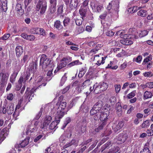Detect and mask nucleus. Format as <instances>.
<instances>
[{"mask_svg": "<svg viewBox=\"0 0 153 153\" xmlns=\"http://www.w3.org/2000/svg\"><path fill=\"white\" fill-rule=\"evenodd\" d=\"M40 64L42 66L43 69L51 68L50 70L48 72L47 75V76H50L52 75V70L54 67V64L50 59L47 58L46 55L43 54L42 56Z\"/></svg>", "mask_w": 153, "mask_h": 153, "instance_id": "nucleus-1", "label": "nucleus"}, {"mask_svg": "<svg viewBox=\"0 0 153 153\" xmlns=\"http://www.w3.org/2000/svg\"><path fill=\"white\" fill-rule=\"evenodd\" d=\"M66 102H61L60 103H58L57 104L56 113L55 114L56 119V120L59 118H62L66 114L68 111L66 108Z\"/></svg>", "mask_w": 153, "mask_h": 153, "instance_id": "nucleus-2", "label": "nucleus"}, {"mask_svg": "<svg viewBox=\"0 0 153 153\" xmlns=\"http://www.w3.org/2000/svg\"><path fill=\"white\" fill-rule=\"evenodd\" d=\"M61 118H59L58 120L56 119V116H55V120L53 121L51 124L49 126L46 124L45 125H41L40 127L39 130L40 131H42V132H47V133H50L51 132V130H53L56 127V126L59 123L60 119Z\"/></svg>", "mask_w": 153, "mask_h": 153, "instance_id": "nucleus-3", "label": "nucleus"}, {"mask_svg": "<svg viewBox=\"0 0 153 153\" xmlns=\"http://www.w3.org/2000/svg\"><path fill=\"white\" fill-rule=\"evenodd\" d=\"M39 122L35 119L33 120L31 122L32 126H29L27 129L26 134L30 135L31 133L34 132L38 129V126Z\"/></svg>", "mask_w": 153, "mask_h": 153, "instance_id": "nucleus-4", "label": "nucleus"}, {"mask_svg": "<svg viewBox=\"0 0 153 153\" xmlns=\"http://www.w3.org/2000/svg\"><path fill=\"white\" fill-rule=\"evenodd\" d=\"M120 37L123 38L120 40V42L124 45H131L133 43V41L130 39L131 38V35L130 34H126L124 35H121Z\"/></svg>", "mask_w": 153, "mask_h": 153, "instance_id": "nucleus-5", "label": "nucleus"}, {"mask_svg": "<svg viewBox=\"0 0 153 153\" xmlns=\"http://www.w3.org/2000/svg\"><path fill=\"white\" fill-rule=\"evenodd\" d=\"M36 10L39 11L40 9V13H44L46 9L47 2L45 0H39L36 6Z\"/></svg>", "mask_w": 153, "mask_h": 153, "instance_id": "nucleus-6", "label": "nucleus"}, {"mask_svg": "<svg viewBox=\"0 0 153 153\" xmlns=\"http://www.w3.org/2000/svg\"><path fill=\"white\" fill-rule=\"evenodd\" d=\"M106 56L103 57L102 55L101 54L99 55H96L94 56V60L97 61L96 64L98 66H100L101 64H103L105 62Z\"/></svg>", "mask_w": 153, "mask_h": 153, "instance_id": "nucleus-7", "label": "nucleus"}, {"mask_svg": "<svg viewBox=\"0 0 153 153\" xmlns=\"http://www.w3.org/2000/svg\"><path fill=\"white\" fill-rule=\"evenodd\" d=\"M99 84L96 83L94 85L93 87H91L90 88V92H87L86 94H89L90 92L92 91L94 89V92L96 94H98L102 92L100 88Z\"/></svg>", "mask_w": 153, "mask_h": 153, "instance_id": "nucleus-8", "label": "nucleus"}, {"mask_svg": "<svg viewBox=\"0 0 153 153\" xmlns=\"http://www.w3.org/2000/svg\"><path fill=\"white\" fill-rule=\"evenodd\" d=\"M50 6L49 10L51 13H53L56 11V0H49Z\"/></svg>", "mask_w": 153, "mask_h": 153, "instance_id": "nucleus-9", "label": "nucleus"}, {"mask_svg": "<svg viewBox=\"0 0 153 153\" xmlns=\"http://www.w3.org/2000/svg\"><path fill=\"white\" fill-rule=\"evenodd\" d=\"M36 89L35 87L33 88L31 90L30 88H27L25 92V96L27 97V98H28L29 101L31 100L33 97V93Z\"/></svg>", "mask_w": 153, "mask_h": 153, "instance_id": "nucleus-10", "label": "nucleus"}, {"mask_svg": "<svg viewBox=\"0 0 153 153\" xmlns=\"http://www.w3.org/2000/svg\"><path fill=\"white\" fill-rule=\"evenodd\" d=\"M67 59L66 58H63L61 60L59 64L57 67L56 69L54 71V73L58 71L60 69L65 67L67 64L66 61Z\"/></svg>", "mask_w": 153, "mask_h": 153, "instance_id": "nucleus-11", "label": "nucleus"}, {"mask_svg": "<svg viewBox=\"0 0 153 153\" xmlns=\"http://www.w3.org/2000/svg\"><path fill=\"white\" fill-rule=\"evenodd\" d=\"M100 113V111L96 109V108H93L90 111V114L91 115L94 116V119L96 120L99 117V114Z\"/></svg>", "mask_w": 153, "mask_h": 153, "instance_id": "nucleus-12", "label": "nucleus"}, {"mask_svg": "<svg viewBox=\"0 0 153 153\" xmlns=\"http://www.w3.org/2000/svg\"><path fill=\"white\" fill-rule=\"evenodd\" d=\"M7 129L4 128L1 130L0 129V143L4 139L8 134Z\"/></svg>", "mask_w": 153, "mask_h": 153, "instance_id": "nucleus-13", "label": "nucleus"}, {"mask_svg": "<svg viewBox=\"0 0 153 153\" xmlns=\"http://www.w3.org/2000/svg\"><path fill=\"white\" fill-rule=\"evenodd\" d=\"M9 76L7 73H0V79L1 84H4L7 81Z\"/></svg>", "mask_w": 153, "mask_h": 153, "instance_id": "nucleus-14", "label": "nucleus"}, {"mask_svg": "<svg viewBox=\"0 0 153 153\" xmlns=\"http://www.w3.org/2000/svg\"><path fill=\"white\" fill-rule=\"evenodd\" d=\"M23 52V47L21 46H18L16 48V56L20 57Z\"/></svg>", "mask_w": 153, "mask_h": 153, "instance_id": "nucleus-15", "label": "nucleus"}, {"mask_svg": "<svg viewBox=\"0 0 153 153\" xmlns=\"http://www.w3.org/2000/svg\"><path fill=\"white\" fill-rule=\"evenodd\" d=\"M14 107V104L10 103L7 104V113L8 114H12L13 113Z\"/></svg>", "mask_w": 153, "mask_h": 153, "instance_id": "nucleus-16", "label": "nucleus"}, {"mask_svg": "<svg viewBox=\"0 0 153 153\" xmlns=\"http://www.w3.org/2000/svg\"><path fill=\"white\" fill-rule=\"evenodd\" d=\"M102 106V102L101 101H99L96 103L93 107H94V108L98 109L100 111H103V110L101 108Z\"/></svg>", "mask_w": 153, "mask_h": 153, "instance_id": "nucleus-17", "label": "nucleus"}, {"mask_svg": "<svg viewBox=\"0 0 153 153\" xmlns=\"http://www.w3.org/2000/svg\"><path fill=\"white\" fill-rule=\"evenodd\" d=\"M108 114L105 112H104L103 111H100V113L99 114V117L100 120L102 121L105 120L107 118Z\"/></svg>", "mask_w": 153, "mask_h": 153, "instance_id": "nucleus-18", "label": "nucleus"}, {"mask_svg": "<svg viewBox=\"0 0 153 153\" xmlns=\"http://www.w3.org/2000/svg\"><path fill=\"white\" fill-rule=\"evenodd\" d=\"M79 2L78 0H71L70 6L72 9L75 8L77 7Z\"/></svg>", "mask_w": 153, "mask_h": 153, "instance_id": "nucleus-19", "label": "nucleus"}, {"mask_svg": "<svg viewBox=\"0 0 153 153\" xmlns=\"http://www.w3.org/2000/svg\"><path fill=\"white\" fill-rule=\"evenodd\" d=\"M102 92L106 90L108 87V85L106 83L101 82L99 83Z\"/></svg>", "mask_w": 153, "mask_h": 153, "instance_id": "nucleus-20", "label": "nucleus"}, {"mask_svg": "<svg viewBox=\"0 0 153 153\" xmlns=\"http://www.w3.org/2000/svg\"><path fill=\"white\" fill-rule=\"evenodd\" d=\"M147 11L144 10H140L137 13V15L142 17H145L147 16Z\"/></svg>", "mask_w": 153, "mask_h": 153, "instance_id": "nucleus-21", "label": "nucleus"}, {"mask_svg": "<svg viewBox=\"0 0 153 153\" xmlns=\"http://www.w3.org/2000/svg\"><path fill=\"white\" fill-rule=\"evenodd\" d=\"M52 119V118L51 116H47L44 119V122L41 125L44 124L45 125L46 124L47 125H48V124L50 123Z\"/></svg>", "mask_w": 153, "mask_h": 153, "instance_id": "nucleus-22", "label": "nucleus"}, {"mask_svg": "<svg viewBox=\"0 0 153 153\" xmlns=\"http://www.w3.org/2000/svg\"><path fill=\"white\" fill-rule=\"evenodd\" d=\"M124 123L123 121H120L119 122L116 126L114 128L115 131H117L121 129L123 126Z\"/></svg>", "mask_w": 153, "mask_h": 153, "instance_id": "nucleus-23", "label": "nucleus"}, {"mask_svg": "<svg viewBox=\"0 0 153 153\" xmlns=\"http://www.w3.org/2000/svg\"><path fill=\"white\" fill-rule=\"evenodd\" d=\"M29 138H27L25 139L20 144V146L22 148L24 147L27 145L29 143Z\"/></svg>", "mask_w": 153, "mask_h": 153, "instance_id": "nucleus-24", "label": "nucleus"}, {"mask_svg": "<svg viewBox=\"0 0 153 153\" xmlns=\"http://www.w3.org/2000/svg\"><path fill=\"white\" fill-rule=\"evenodd\" d=\"M150 124V120H147L143 122L141 125V127L142 128H147L149 126Z\"/></svg>", "mask_w": 153, "mask_h": 153, "instance_id": "nucleus-25", "label": "nucleus"}, {"mask_svg": "<svg viewBox=\"0 0 153 153\" xmlns=\"http://www.w3.org/2000/svg\"><path fill=\"white\" fill-rule=\"evenodd\" d=\"M91 84V82L89 80H87L84 82L81 86V89H83L86 88Z\"/></svg>", "mask_w": 153, "mask_h": 153, "instance_id": "nucleus-26", "label": "nucleus"}, {"mask_svg": "<svg viewBox=\"0 0 153 153\" xmlns=\"http://www.w3.org/2000/svg\"><path fill=\"white\" fill-rule=\"evenodd\" d=\"M149 31L146 30H143L139 31L140 37L141 38L147 35Z\"/></svg>", "mask_w": 153, "mask_h": 153, "instance_id": "nucleus-27", "label": "nucleus"}, {"mask_svg": "<svg viewBox=\"0 0 153 153\" xmlns=\"http://www.w3.org/2000/svg\"><path fill=\"white\" fill-rule=\"evenodd\" d=\"M152 96V93L149 91H146L144 94V97L146 99L151 98Z\"/></svg>", "mask_w": 153, "mask_h": 153, "instance_id": "nucleus-28", "label": "nucleus"}, {"mask_svg": "<svg viewBox=\"0 0 153 153\" xmlns=\"http://www.w3.org/2000/svg\"><path fill=\"white\" fill-rule=\"evenodd\" d=\"M19 68L17 72L13 74L10 76V82L13 83L15 80V78L18 74V72L19 70Z\"/></svg>", "mask_w": 153, "mask_h": 153, "instance_id": "nucleus-29", "label": "nucleus"}, {"mask_svg": "<svg viewBox=\"0 0 153 153\" xmlns=\"http://www.w3.org/2000/svg\"><path fill=\"white\" fill-rule=\"evenodd\" d=\"M1 1L2 4V9L3 10H6L7 9V0H1Z\"/></svg>", "mask_w": 153, "mask_h": 153, "instance_id": "nucleus-30", "label": "nucleus"}, {"mask_svg": "<svg viewBox=\"0 0 153 153\" xmlns=\"http://www.w3.org/2000/svg\"><path fill=\"white\" fill-rule=\"evenodd\" d=\"M114 3H115L114 4V5H112V9L115 10L116 11H117L119 8V3L117 1H114Z\"/></svg>", "mask_w": 153, "mask_h": 153, "instance_id": "nucleus-31", "label": "nucleus"}, {"mask_svg": "<svg viewBox=\"0 0 153 153\" xmlns=\"http://www.w3.org/2000/svg\"><path fill=\"white\" fill-rule=\"evenodd\" d=\"M30 75V69L27 70L26 74H25V77L24 78V82L26 81L29 78Z\"/></svg>", "mask_w": 153, "mask_h": 153, "instance_id": "nucleus-32", "label": "nucleus"}, {"mask_svg": "<svg viewBox=\"0 0 153 153\" xmlns=\"http://www.w3.org/2000/svg\"><path fill=\"white\" fill-rule=\"evenodd\" d=\"M79 12L80 15L82 16H84L86 12V8L81 7L79 10Z\"/></svg>", "mask_w": 153, "mask_h": 153, "instance_id": "nucleus-33", "label": "nucleus"}, {"mask_svg": "<svg viewBox=\"0 0 153 153\" xmlns=\"http://www.w3.org/2000/svg\"><path fill=\"white\" fill-rule=\"evenodd\" d=\"M54 26L58 29H61L62 27L61 25L60 22L59 21H57L55 22Z\"/></svg>", "mask_w": 153, "mask_h": 153, "instance_id": "nucleus-34", "label": "nucleus"}, {"mask_svg": "<svg viewBox=\"0 0 153 153\" xmlns=\"http://www.w3.org/2000/svg\"><path fill=\"white\" fill-rule=\"evenodd\" d=\"M30 57V55L29 54L25 55L23 57L22 61L24 63L27 62L29 59Z\"/></svg>", "mask_w": 153, "mask_h": 153, "instance_id": "nucleus-35", "label": "nucleus"}, {"mask_svg": "<svg viewBox=\"0 0 153 153\" xmlns=\"http://www.w3.org/2000/svg\"><path fill=\"white\" fill-rule=\"evenodd\" d=\"M85 71L84 68H82L79 72L78 76L79 78H81L85 74Z\"/></svg>", "mask_w": 153, "mask_h": 153, "instance_id": "nucleus-36", "label": "nucleus"}, {"mask_svg": "<svg viewBox=\"0 0 153 153\" xmlns=\"http://www.w3.org/2000/svg\"><path fill=\"white\" fill-rule=\"evenodd\" d=\"M66 79L67 78L65 76H63L61 80L59 85L61 86H63L66 81Z\"/></svg>", "mask_w": 153, "mask_h": 153, "instance_id": "nucleus-37", "label": "nucleus"}, {"mask_svg": "<svg viewBox=\"0 0 153 153\" xmlns=\"http://www.w3.org/2000/svg\"><path fill=\"white\" fill-rule=\"evenodd\" d=\"M40 28H34L32 30V33L33 34H38L39 33Z\"/></svg>", "mask_w": 153, "mask_h": 153, "instance_id": "nucleus-38", "label": "nucleus"}, {"mask_svg": "<svg viewBox=\"0 0 153 153\" xmlns=\"http://www.w3.org/2000/svg\"><path fill=\"white\" fill-rule=\"evenodd\" d=\"M143 75L146 77H151L152 76V74L151 72H146L143 73Z\"/></svg>", "mask_w": 153, "mask_h": 153, "instance_id": "nucleus-39", "label": "nucleus"}, {"mask_svg": "<svg viewBox=\"0 0 153 153\" xmlns=\"http://www.w3.org/2000/svg\"><path fill=\"white\" fill-rule=\"evenodd\" d=\"M88 2L89 1L88 0H85L82 3V5L81 6V7L86 8L88 5Z\"/></svg>", "mask_w": 153, "mask_h": 153, "instance_id": "nucleus-40", "label": "nucleus"}, {"mask_svg": "<svg viewBox=\"0 0 153 153\" xmlns=\"http://www.w3.org/2000/svg\"><path fill=\"white\" fill-rule=\"evenodd\" d=\"M131 36H133L135 39H137L139 37H140V35H139V31L138 32H136L134 35H131Z\"/></svg>", "mask_w": 153, "mask_h": 153, "instance_id": "nucleus-41", "label": "nucleus"}, {"mask_svg": "<svg viewBox=\"0 0 153 153\" xmlns=\"http://www.w3.org/2000/svg\"><path fill=\"white\" fill-rule=\"evenodd\" d=\"M142 59V57L141 56H138L136 59L134 58L133 61L138 63H140Z\"/></svg>", "mask_w": 153, "mask_h": 153, "instance_id": "nucleus-42", "label": "nucleus"}, {"mask_svg": "<svg viewBox=\"0 0 153 153\" xmlns=\"http://www.w3.org/2000/svg\"><path fill=\"white\" fill-rule=\"evenodd\" d=\"M19 111H17V110H15L14 113L13 114V116L15 120L17 119V117L19 116Z\"/></svg>", "mask_w": 153, "mask_h": 153, "instance_id": "nucleus-43", "label": "nucleus"}, {"mask_svg": "<svg viewBox=\"0 0 153 153\" xmlns=\"http://www.w3.org/2000/svg\"><path fill=\"white\" fill-rule=\"evenodd\" d=\"M42 78L41 76H39L37 78V79L36 80L35 82L36 85L37 86L39 85V83L42 81Z\"/></svg>", "mask_w": 153, "mask_h": 153, "instance_id": "nucleus-44", "label": "nucleus"}, {"mask_svg": "<svg viewBox=\"0 0 153 153\" xmlns=\"http://www.w3.org/2000/svg\"><path fill=\"white\" fill-rule=\"evenodd\" d=\"M140 153H151L150 151L148 148L146 147L144 148L141 151Z\"/></svg>", "mask_w": 153, "mask_h": 153, "instance_id": "nucleus-45", "label": "nucleus"}, {"mask_svg": "<svg viewBox=\"0 0 153 153\" xmlns=\"http://www.w3.org/2000/svg\"><path fill=\"white\" fill-rule=\"evenodd\" d=\"M135 91H133L128 94V97L129 99H131L135 95Z\"/></svg>", "mask_w": 153, "mask_h": 153, "instance_id": "nucleus-46", "label": "nucleus"}, {"mask_svg": "<svg viewBox=\"0 0 153 153\" xmlns=\"http://www.w3.org/2000/svg\"><path fill=\"white\" fill-rule=\"evenodd\" d=\"M98 50L97 49L95 48L93 49L90 51L89 53V54L90 55H92L94 54H95L97 53Z\"/></svg>", "mask_w": 153, "mask_h": 153, "instance_id": "nucleus-47", "label": "nucleus"}, {"mask_svg": "<svg viewBox=\"0 0 153 153\" xmlns=\"http://www.w3.org/2000/svg\"><path fill=\"white\" fill-rule=\"evenodd\" d=\"M70 88V86L69 85L67 86L65 88L61 90L62 94H65L68 91Z\"/></svg>", "mask_w": 153, "mask_h": 153, "instance_id": "nucleus-48", "label": "nucleus"}, {"mask_svg": "<svg viewBox=\"0 0 153 153\" xmlns=\"http://www.w3.org/2000/svg\"><path fill=\"white\" fill-rule=\"evenodd\" d=\"M146 132L148 136H151L153 135V130L152 129H147Z\"/></svg>", "mask_w": 153, "mask_h": 153, "instance_id": "nucleus-49", "label": "nucleus"}, {"mask_svg": "<svg viewBox=\"0 0 153 153\" xmlns=\"http://www.w3.org/2000/svg\"><path fill=\"white\" fill-rule=\"evenodd\" d=\"M42 132V134L41 133V134L39 135L34 140V142H36L39 140L43 137V134L44 132Z\"/></svg>", "mask_w": 153, "mask_h": 153, "instance_id": "nucleus-50", "label": "nucleus"}, {"mask_svg": "<svg viewBox=\"0 0 153 153\" xmlns=\"http://www.w3.org/2000/svg\"><path fill=\"white\" fill-rule=\"evenodd\" d=\"M114 1H112L111 2L109 3V4L107 7V9L108 10H110L111 9H112V5H114Z\"/></svg>", "mask_w": 153, "mask_h": 153, "instance_id": "nucleus-51", "label": "nucleus"}, {"mask_svg": "<svg viewBox=\"0 0 153 153\" xmlns=\"http://www.w3.org/2000/svg\"><path fill=\"white\" fill-rule=\"evenodd\" d=\"M146 86L150 88H153V82H148L146 83Z\"/></svg>", "mask_w": 153, "mask_h": 153, "instance_id": "nucleus-52", "label": "nucleus"}, {"mask_svg": "<svg viewBox=\"0 0 153 153\" xmlns=\"http://www.w3.org/2000/svg\"><path fill=\"white\" fill-rule=\"evenodd\" d=\"M63 6L62 5H60L58 9V12L59 14H61L63 12Z\"/></svg>", "mask_w": 153, "mask_h": 153, "instance_id": "nucleus-53", "label": "nucleus"}, {"mask_svg": "<svg viewBox=\"0 0 153 153\" xmlns=\"http://www.w3.org/2000/svg\"><path fill=\"white\" fill-rule=\"evenodd\" d=\"M70 21L69 19L68 18H65L64 21H63V23L64 25L65 26H67L68 23H69Z\"/></svg>", "mask_w": 153, "mask_h": 153, "instance_id": "nucleus-54", "label": "nucleus"}, {"mask_svg": "<svg viewBox=\"0 0 153 153\" xmlns=\"http://www.w3.org/2000/svg\"><path fill=\"white\" fill-rule=\"evenodd\" d=\"M39 30V34L43 36H45L46 35L45 31L43 29L40 28Z\"/></svg>", "mask_w": 153, "mask_h": 153, "instance_id": "nucleus-55", "label": "nucleus"}, {"mask_svg": "<svg viewBox=\"0 0 153 153\" xmlns=\"http://www.w3.org/2000/svg\"><path fill=\"white\" fill-rule=\"evenodd\" d=\"M114 86L116 93H118L120 90L121 86L120 85H116Z\"/></svg>", "mask_w": 153, "mask_h": 153, "instance_id": "nucleus-56", "label": "nucleus"}, {"mask_svg": "<svg viewBox=\"0 0 153 153\" xmlns=\"http://www.w3.org/2000/svg\"><path fill=\"white\" fill-rule=\"evenodd\" d=\"M35 39V36L32 35H28L27 40L32 41L33 40Z\"/></svg>", "mask_w": 153, "mask_h": 153, "instance_id": "nucleus-57", "label": "nucleus"}, {"mask_svg": "<svg viewBox=\"0 0 153 153\" xmlns=\"http://www.w3.org/2000/svg\"><path fill=\"white\" fill-rule=\"evenodd\" d=\"M114 34V33L111 30L108 31L106 33V35L108 36H112Z\"/></svg>", "mask_w": 153, "mask_h": 153, "instance_id": "nucleus-58", "label": "nucleus"}, {"mask_svg": "<svg viewBox=\"0 0 153 153\" xmlns=\"http://www.w3.org/2000/svg\"><path fill=\"white\" fill-rule=\"evenodd\" d=\"M42 108H41L40 111L39 113L36 115V119L37 120L38 119L41 117L42 114Z\"/></svg>", "mask_w": 153, "mask_h": 153, "instance_id": "nucleus-59", "label": "nucleus"}, {"mask_svg": "<svg viewBox=\"0 0 153 153\" xmlns=\"http://www.w3.org/2000/svg\"><path fill=\"white\" fill-rule=\"evenodd\" d=\"M0 112L1 113H3V114H5L7 113V108H6L4 106L1 108Z\"/></svg>", "mask_w": 153, "mask_h": 153, "instance_id": "nucleus-60", "label": "nucleus"}, {"mask_svg": "<svg viewBox=\"0 0 153 153\" xmlns=\"http://www.w3.org/2000/svg\"><path fill=\"white\" fill-rule=\"evenodd\" d=\"M16 10L17 11H20L22 10V5L21 4H18L16 6Z\"/></svg>", "mask_w": 153, "mask_h": 153, "instance_id": "nucleus-61", "label": "nucleus"}, {"mask_svg": "<svg viewBox=\"0 0 153 153\" xmlns=\"http://www.w3.org/2000/svg\"><path fill=\"white\" fill-rule=\"evenodd\" d=\"M125 52L124 51H122L120 53H118L116 55V56L118 57H120L123 56H125Z\"/></svg>", "mask_w": 153, "mask_h": 153, "instance_id": "nucleus-62", "label": "nucleus"}, {"mask_svg": "<svg viewBox=\"0 0 153 153\" xmlns=\"http://www.w3.org/2000/svg\"><path fill=\"white\" fill-rule=\"evenodd\" d=\"M21 99H20L18 103L16 108L15 110H17L19 109L21 107V105L22 104V102L21 101Z\"/></svg>", "mask_w": 153, "mask_h": 153, "instance_id": "nucleus-63", "label": "nucleus"}, {"mask_svg": "<svg viewBox=\"0 0 153 153\" xmlns=\"http://www.w3.org/2000/svg\"><path fill=\"white\" fill-rule=\"evenodd\" d=\"M76 25L79 26L82 23V20L81 19H77L76 20Z\"/></svg>", "mask_w": 153, "mask_h": 153, "instance_id": "nucleus-64", "label": "nucleus"}]
</instances>
